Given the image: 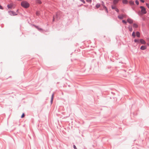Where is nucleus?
I'll return each mask as SVG.
<instances>
[{
    "mask_svg": "<svg viewBox=\"0 0 149 149\" xmlns=\"http://www.w3.org/2000/svg\"><path fill=\"white\" fill-rule=\"evenodd\" d=\"M54 94L53 93L52 95L51 100V101H50V102H51V104H52V103L53 100V99H54Z\"/></svg>",
    "mask_w": 149,
    "mask_h": 149,
    "instance_id": "obj_11",
    "label": "nucleus"
},
{
    "mask_svg": "<svg viewBox=\"0 0 149 149\" xmlns=\"http://www.w3.org/2000/svg\"><path fill=\"white\" fill-rule=\"evenodd\" d=\"M55 18H56L57 20H58V19H59L58 14L57 13H56L55 16H53V19L52 21L53 22H54V21Z\"/></svg>",
    "mask_w": 149,
    "mask_h": 149,
    "instance_id": "obj_5",
    "label": "nucleus"
},
{
    "mask_svg": "<svg viewBox=\"0 0 149 149\" xmlns=\"http://www.w3.org/2000/svg\"><path fill=\"white\" fill-rule=\"evenodd\" d=\"M140 43L142 44L145 45L146 43V42L145 40L142 39H140Z\"/></svg>",
    "mask_w": 149,
    "mask_h": 149,
    "instance_id": "obj_6",
    "label": "nucleus"
},
{
    "mask_svg": "<svg viewBox=\"0 0 149 149\" xmlns=\"http://www.w3.org/2000/svg\"><path fill=\"white\" fill-rule=\"evenodd\" d=\"M13 6V5L12 4H10V5L8 4L7 5V7L9 9H11Z\"/></svg>",
    "mask_w": 149,
    "mask_h": 149,
    "instance_id": "obj_10",
    "label": "nucleus"
},
{
    "mask_svg": "<svg viewBox=\"0 0 149 149\" xmlns=\"http://www.w3.org/2000/svg\"><path fill=\"white\" fill-rule=\"evenodd\" d=\"M80 1H83V0H79Z\"/></svg>",
    "mask_w": 149,
    "mask_h": 149,
    "instance_id": "obj_40",
    "label": "nucleus"
},
{
    "mask_svg": "<svg viewBox=\"0 0 149 149\" xmlns=\"http://www.w3.org/2000/svg\"><path fill=\"white\" fill-rule=\"evenodd\" d=\"M102 5L103 6V8H106V6L104 5V3L103 1H102Z\"/></svg>",
    "mask_w": 149,
    "mask_h": 149,
    "instance_id": "obj_23",
    "label": "nucleus"
},
{
    "mask_svg": "<svg viewBox=\"0 0 149 149\" xmlns=\"http://www.w3.org/2000/svg\"><path fill=\"white\" fill-rule=\"evenodd\" d=\"M0 9H3V7L0 4Z\"/></svg>",
    "mask_w": 149,
    "mask_h": 149,
    "instance_id": "obj_33",
    "label": "nucleus"
},
{
    "mask_svg": "<svg viewBox=\"0 0 149 149\" xmlns=\"http://www.w3.org/2000/svg\"><path fill=\"white\" fill-rule=\"evenodd\" d=\"M140 8L141 9V11H139L137 12V14L139 16L143 15V14H146L147 13L146 8L143 6H141L140 7Z\"/></svg>",
    "mask_w": 149,
    "mask_h": 149,
    "instance_id": "obj_1",
    "label": "nucleus"
},
{
    "mask_svg": "<svg viewBox=\"0 0 149 149\" xmlns=\"http://www.w3.org/2000/svg\"><path fill=\"white\" fill-rule=\"evenodd\" d=\"M86 1L88 2L91 3L92 2V0H86Z\"/></svg>",
    "mask_w": 149,
    "mask_h": 149,
    "instance_id": "obj_31",
    "label": "nucleus"
},
{
    "mask_svg": "<svg viewBox=\"0 0 149 149\" xmlns=\"http://www.w3.org/2000/svg\"><path fill=\"white\" fill-rule=\"evenodd\" d=\"M132 9H133V10L135 11V12L137 13V12L136 11L135 9V8L134 7H132Z\"/></svg>",
    "mask_w": 149,
    "mask_h": 149,
    "instance_id": "obj_30",
    "label": "nucleus"
},
{
    "mask_svg": "<svg viewBox=\"0 0 149 149\" xmlns=\"http://www.w3.org/2000/svg\"><path fill=\"white\" fill-rule=\"evenodd\" d=\"M147 45L148 46H149V43H147Z\"/></svg>",
    "mask_w": 149,
    "mask_h": 149,
    "instance_id": "obj_38",
    "label": "nucleus"
},
{
    "mask_svg": "<svg viewBox=\"0 0 149 149\" xmlns=\"http://www.w3.org/2000/svg\"><path fill=\"white\" fill-rule=\"evenodd\" d=\"M18 11H19V10H18V9H17V10H16V12L18 13Z\"/></svg>",
    "mask_w": 149,
    "mask_h": 149,
    "instance_id": "obj_37",
    "label": "nucleus"
},
{
    "mask_svg": "<svg viewBox=\"0 0 149 149\" xmlns=\"http://www.w3.org/2000/svg\"><path fill=\"white\" fill-rule=\"evenodd\" d=\"M36 2L37 3L39 4H41L42 3V1L40 0H36Z\"/></svg>",
    "mask_w": 149,
    "mask_h": 149,
    "instance_id": "obj_14",
    "label": "nucleus"
},
{
    "mask_svg": "<svg viewBox=\"0 0 149 149\" xmlns=\"http://www.w3.org/2000/svg\"><path fill=\"white\" fill-rule=\"evenodd\" d=\"M135 3L136 5H138L139 4V2L138 0H135Z\"/></svg>",
    "mask_w": 149,
    "mask_h": 149,
    "instance_id": "obj_27",
    "label": "nucleus"
},
{
    "mask_svg": "<svg viewBox=\"0 0 149 149\" xmlns=\"http://www.w3.org/2000/svg\"><path fill=\"white\" fill-rule=\"evenodd\" d=\"M146 5L147 7L149 9V3H146Z\"/></svg>",
    "mask_w": 149,
    "mask_h": 149,
    "instance_id": "obj_32",
    "label": "nucleus"
},
{
    "mask_svg": "<svg viewBox=\"0 0 149 149\" xmlns=\"http://www.w3.org/2000/svg\"><path fill=\"white\" fill-rule=\"evenodd\" d=\"M122 3L123 4H128V1L127 0H123Z\"/></svg>",
    "mask_w": 149,
    "mask_h": 149,
    "instance_id": "obj_13",
    "label": "nucleus"
},
{
    "mask_svg": "<svg viewBox=\"0 0 149 149\" xmlns=\"http://www.w3.org/2000/svg\"><path fill=\"white\" fill-rule=\"evenodd\" d=\"M132 36L134 38H135V36H136V35H135V32H134V31L132 32Z\"/></svg>",
    "mask_w": 149,
    "mask_h": 149,
    "instance_id": "obj_21",
    "label": "nucleus"
},
{
    "mask_svg": "<svg viewBox=\"0 0 149 149\" xmlns=\"http://www.w3.org/2000/svg\"><path fill=\"white\" fill-rule=\"evenodd\" d=\"M140 1L142 2V3H144V0H139Z\"/></svg>",
    "mask_w": 149,
    "mask_h": 149,
    "instance_id": "obj_35",
    "label": "nucleus"
},
{
    "mask_svg": "<svg viewBox=\"0 0 149 149\" xmlns=\"http://www.w3.org/2000/svg\"><path fill=\"white\" fill-rule=\"evenodd\" d=\"M131 6H133L134 5V2L133 1H130L129 2Z\"/></svg>",
    "mask_w": 149,
    "mask_h": 149,
    "instance_id": "obj_16",
    "label": "nucleus"
},
{
    "mask_svg": "<svg viewBox=\"0 0 149 149\" xmlns=\"http://www.w3.org/2000/svg\"><path fill=\"white\" fill-rule=\"evenodd\" d=\"M100 6V4L99 3H97L95 6V7L97 8H99Z\"/></svg>",
    "mask_w": 149,
    "mask_h": 149,
    "instance_id": "obj_22",
    "label": "nucleus"
},
{
    "mask_svg": "<svg viewBox=\"0 0 149 149\" xmlns=\"http://www.w3.org/2000/svg\"><path fill=\"white\" fill-rule=\"evenodd\" d=\"M140 39H135L134 40V41L136 43H140Z\"/></svg>",
    "mask_w": 149,
    "mask_h": 149,
    "instance_id": "obj_15",
    "label": "nucleus"
},
{
    "mask_svg": "<svg viewBox=\"0 0 149 149\" xmlns=\"http://www.w3.org/2000/svg\"><path fill=\"white\" fill-rule=\"evenodd\" d=\"M33 26H34L36 29H37L39 31L42 32L43 31V29L41 28H40L38 26L35 25L34 24H33Z\"/></svg>",
    "mask_w": 149,
    "mask_h": 149,
    "instance_id": "obj_4",
    "label": "nucleus"
},
{
    "mask_svg": "<svg viewBox=\"0 0 149 149\" xmlns=\"http://www.w3.org/2000/svg\"><path fill=\"white\" fill-rule=\"evenodd\" d=\"M128 28L129 29V31H130V32H131L133 30V29H132V26H129L128 27Z\"/></svg>",
    "mask_w": 149,
    "mask_h": 149,
    "instance_id": "obj_17",
    "label": "nucleus"
},
{
    "mask_svg": "<svg viewBox=\"0 0 149 149\" xmlns=\"http://www.w3.org/2000/svg\"><path fill=\"white\" fill-rule=\"evenodd\" d=\"M111 8L112 9H114L115 10L116 8V7L115 6L112 5L111 6Z\"/></svg>",
    "mask_w": 149,
    "mask_h": 149,
    "instance_id": "obj_24",
    "label": "nucleus"
},
{
    "mask_svg": "<svg viewBox=\"0 0 149 149\" xmlns=\"http://www.w3.org/2000/svg\"><path fill=\"white\" fill-rule=\"evenodd\" d=\"M127 22L130 24H132L133 22V20L130 18L127 19Z\"/></svg>",
    "mask_w": 149,
    "mask_h": 149,
    "instance_id": "obj_7",
    "label": "nucleus"
},
{
    "mask_svg": "<svg viewBox=\"0 0 149 149\" xmlns=\"http://www.w3.org/2000/svg\"><path fill=\"white\" fill-rule=\"evenodd\" d=\"M133 27L135 28H137L138 27V26L137 24L136 23H134L133 24Z\"/></svg>",
    "mask_w": 149,
    "mask_h": 149,
    "instance_id": "obj_18",
    "label": "nucleus"
},
{
    "mask_svg": "<svg viewBox=\"0 0 149 149\" xmlns=\"http://www.w3.org/2000/svg\"><path fill=\"white\" fill-rule=\"evenodd\" d=\"M84 149H86V148L85 147H84Z\"/></svg>",
    "mask_w": 149,
    "mask_h": 149,
    "instance_id": "obj_39",
    "label": "nucleus"
},
{
    "mask_svg": "<svg viewBox=\"0 0 149 149\" xmlns=\"http://www.w3.org/2000/svg\"><path fill=\"white\" fill-rule=\"evenodd\" d=\"M8 12V14L11 16H15L17 15V14L13 11L9 10Z\"/></svg>",
    "mask_w": 149,
    "mask_h": 149,
    "instance_id": "obj_3",
    "label": "nucleus"
},
{
    "mask_svg": "<svg viewBox=\"0 0 149 149\" xmlns=\"http://www.w3.org/2000/svg\"><path fill=\"white\" fill-rule=\"evenodd\" d=\"M118 17L120 19H122L123 18V15H118Z\"/></svg>",
    "mask_w": 149,
    "mask_h": 149,
    "instance_id": "obj_19",
    "label": "nucleus"
},
{
    "mask_svg": "<svg viewBox=\"0 0 149 149\" xmlns=\"http://www.w3.org/2000/svg\"><path fill=\"white\" fill-rule=\"evenodd\" d=\"M82 2L84 3L85 4V1L84 0H83L81 1Z\"/></svg>",
    "mask_w": 149,
    "mask_h": 149,
    "instance_id": "obj_36",
    "label": "nucleus"
},
{
    "mask_svg": "<svg viewBox=\"0 0 149 149\" xmlns=\"http://www.w3.org/2000/svg\"><path fill=\"white\" fill-rule=\"evenodd\" d=\"M115 10L118 13L119 12V10L117 8Z\"/></svg>",
    "mask_w": 149,
    "mask_h": 149,
    "instance_id": "obj_29",
    "label": "nucleus"
},
{
    "mask_svg": "<svg viewBox=\"0 0 149 149\" xmlns=\"http://www.w3.org/2000/svg\"><path fill=\"white\" fill-rule=\"evenodd\" d=\"M123 23L124 24H126L127 23V22L125 20H123L122 21Z\"/></svg>",
    "mask_w": 149,
    "mask_h": 149,
    "instance_id": "obj_26",
    "label": "nucleus"
},
{
    "mask_svg": "<svg viewBox=\"0 0 149 149\" xmlns=\"http://www.w3.org/2000/svg\"><path fill=\"white\" fill-rule=\"evenodd\" d=\"M25 116V114L24 113H23L21 115V118H23Z\"/></svg>",
    "mask_w": 149,
    "mask_h": 149,
    "instance_id": "obj_28",
    "label": "nucleus"
},
{
    "mask_svg": "<svg viewBox=\"0 0 149 149\" xmlns=\"http://www.w3.org/2000/svg\"><path fill=\"white\" fill-rule=\"evenodd\" d=\"M73 147L74 148V149H77L76 146L75 145H73Z\"/></svg>",
    "mask_w": 149,
    "mask_h": 149,
    "instance_id": "obj_34",
    "label": "nucleus"
},
{
    "mask_svg": "<svg viewBox=\"0 0 149 149\" xmlns=\"http://www.w3.org/2000/svg\"><path fill=\"white\" fill-rule=\"evenodd\" d=\"M136 36L138 38H139L140 36V33L139 31H137L136 32Z\"/></svg>",
    "mask_w": 149,
    "mask_h": 149,
    "instance_id": "obj_12",
    "label": "nucleus"
},
{
    "mask_svg": "<svg viewBox=\"0 0 149 149\" xmlns=\"http://www.w3.org/2000/svg\"><path fill=\"white\" fill-rule=\"evenodd\" d=\"M118 0H113V3L114 4H116L118 3Z\"/></svg>",
    "mask_w": 149,
    "mask_h": 149,
    "instance_id": "obj_20",
    "label": "nucleus"
},
{
    "mask_svg": "<svg viewBox=\"0 0 149 149\" xmlns=\"http://www.w3.org/2000/svg\"><path fill=\"white\" fill-rule=\"evenodd\" d=\"M147 48V46L146 45H142L140 48V49L141 50H145Z\"/></svg>",
    "mask_w": 149,
    "mask_h": 149,
    "instance_id": "obj_8",
    "label": "nucleus"
},
{
    "mask_svg": "<svg viewBox=\"0 0 149 149\" xmlns=\"http://www.w3.org/2000/svg\"><path fill=\"white\" fill-rule=\"evenodd\" d=\"M104 9L105 10L106 12L107 13H108V9L106 7V8H100V10H103Z\"/></svg>",
    "mask_w": 149,
    "mask_h": 149,
    "instance_id": "obj_9",
    "label": "nucleus"
},
{
    "mask_svg": "<svg viewBox=\"0 0 149 149\" xmlns=\"http://www.w3.org/2000/svg\"><path fill=\"white\" fill-rule=\"evenodd\" d=\"M36 14L37 16H39L40 15V13L39 11H37L36 12Z\"/></svg>",
    "mask_w": 149,
    "mask_h": 149,
    "instance_id": "obj_25",
    "label": "nucleus"
},
{
    "mask_svg": "<svg viewBox=\"0 0 149 149\" xmlns=\"http://www.w3.org/2000/svg\"><path fill=\"white\" fill-rule=\"evenodd\" d=\"M21 6L25 8H27L30 6L29 3L27 1H22L21 3Z\"/></svg>",
    "mask_w": 149,
    "mask_h": 149,
    "instance_id": "obj_2",
    "label": "nucleus"
}]
</instances>
